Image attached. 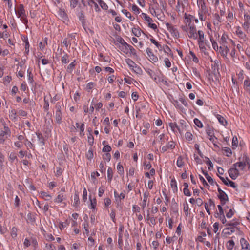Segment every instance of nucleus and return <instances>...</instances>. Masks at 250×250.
Listing matches in <instances>:
<instances>
[{
	"mask_svg": "<svg viewBox=\"0 0 250 250\" xmlns=\"http://www.w3.org/2000/svg\"><path fill=\"white\" fill-rule=\"evenodd\" d=\"M210 41L212 43V47L213 49L215 51H218L219 49V47H218L217 43L212 39V37H210Z\"/></svg>",
	"mask_w": 250,
	"mask_h": 250,
	"instance_id": "41",
	"label": "nucleus"
},
{
	"mask_svg": "<svg viewBox=\"0 0 250 250\" xmlns=\"http://www.w3.org/2000/svg\"><path fill=\"white\" fill-rule=\"evenodd\" d=\"M235 167H238L240 170H244L246 168L249 169L250 167V160L248 158L245 159L244 162H239L233 165Z\"/></svg>",
	"mask_w": 250,
	"mask_h": 250,
	"instance_id": "5",
	"label": "nucleus"
},
{
	"mask_svg": "<svg viewBox=\"0 0 250 250\" xmlns=\"http://www.w3.org/2000/svg\"><path fill=\"white\" fill-rule=\"evenodd\" d=\"M221 22V18L219 14L215 13L213 15V23L214 25H218Z\"/></svg>",
	"mask_w": 250,
	"mask_h": 250,
	"instance_id": "24",
	"label": "nucleus"
},
{
	"mask_svg": "<svg viewBox=\"0 0 250 250\" xmlns=\"http://www.w3.org/2000/svg\"><path fill=\"white\" fill-rule=\"evenodd\" d=\"M178 126V131L181 134L183 131L186 130L187 126H188V125L187 124L185 121L181 120L179 121V125Z\"/></svg>",
	"mask_w": 250,
	"mask_h": 250,
	"instance_id": "13",
	"label": "nucleus"
},
{
	"mask_svg": "<svg viewBox=\"0 0 250 250\" xmlns=\"http://www.w3.org/2000/svg\"><path fill=\"white\" fill-rule=\"evenodd\" d=\"M185 138L188 141L190 142L193 140V136L190 132H187L185 134Z\"/></svg>",
	"mask_w": 250,
	"mask_h": 250,
	"instance_id": "37",
	"label": "nucleus"
},
{
	"mask_svg": "<svg viewBox=\"0 0 250 250\" xmlns=\"http://www.w3.org/2000/svg\"><path fill=\"white\" fill-rule=\"evenodd\" d=\"M58 17L63 22L65 23L68 21V19L65 11L62 9H60L58 12Z\"/></svg>",
	"mask_w": 250,
	"mask_h": 250,
	"instance_id": "9",
	"label": "nucleus"
},
{
	"mask_svg": "<svg viewBox=\"0 0 250 250\" xmlns=\"http://www.w3.org/2000/svg\"><path fill=\"white\" fill-rule=\"evenodd\" d=\"M9 159L11 162H13L15 160H17V157L16 155V154L13 152H11V153H10V154L9 155Z\"/></svg>",
	"mask_w": 250,
	"mask_h": 250,
	"instance_id": "42",
	"label": "nucleus"
},
{
	"mask_svg": "<svg viewBox=\"0 0 250 250\" xmlns=\"http://www.w3.org/2000/svg\"><path fill=\"white\" fill-rule=\"evenodd\" d=\"M198 34V42H203L205 41L204 33L202 30H199Z\"/></svg>",
	"mask_w": 250,
	"mask_h": 250,
	"instance_id": "23",
	"label": "nucleus"
},
{
	"mask_svg": "<svg viewBox=\"0 0 250 250\" xmlns=\"http://www.w3.org/2000/svg\"><path fill=\"white\" fill-rule=\"evenodd\" d=\"M10 130L8 126L4 125V130L0 132V143H2L10 135Z\"/></svg>",
	"mask_w": 250,
	"mask_h": 250,
	"instance_id": "6",
	"label": "nucleus"
},
{
	"mask_svg": "<svg viewBox=\"0 0 250 250\" xmlns=\"http://www.w3.org/2000/svg\"><path fill=\"white\" fill-rule=\"evenodd\" d=\"M190 17V15H187L186 14L185 15V22L186 24L185 26H183L182 27H188L190 26H192L194 25L192 23V20Z\"/></svg>",
	"mask_w": 250,
	"mask_h": 250,
	"instance_id": "17",
	"label": "nucleus"
},
{
	"mask_svg": "<svg viewBox=\"0 0 250 250\" xmlns=\"http://www.w3.org/2000/svg\"><path fill=\"white\" fill-rule=\"evenodd\" d=\"M207 133L209 136V140L211 141L212 142H214V139H216L215 136L213 135V133H212V131L211 130H207Z\"/></svg>",
	"mask_w": 250,
	"mask_h": 250,
	"instance_id": "40",
	"label": "nucleus"
},
{
	"mask_svg": "<svg viewBox=\"0 0 250 250\" xmlns=\"http://www.w3.org/2000/svg\"><path fill=\"white\" fill-rule=\"evenodd\" d=\"M132 70L138 74H141L142 73V69L136 64L134 66V67L132 68Z\"/></svg>",
	"mask_w": 250,
	"mask_h": 250,
	"instance_id": "38",
	"label": "nucleus"
},
{
	"mask_svg": "<svg viewBox=\"0 0 250 250\" xmlns=\"http://www.w3.org/2000/svg\"><path fill=\"white\" fill-rule=\"evenodd\" d=\"M40 196L45 200H49L51 199V196L44 191H41L40 193Z\"/></svg>",
	"mask_w": 250,
	"mask_h": 250,
	"instance_id": "21",
	"label": "nucleus"
},
{
	"mask_svg": "<svg viewBox=\"0 0 250 250\" xmlns=\"http://www.w3.org/2000/svg\"><path fill=\"white\" fill-rule=\"evenodd\" d=\"M194 123L195 125L199 128H202L203 126L202 123L197 118L194 119Z\"/></svg>",
	"mask_w": 250,
	"mask_h": 250,
	"instance_id": "46",
	"label": "nucleus"
},
{
	"mask_svg": "<svg viewBox=\"0 0 250 250\" xmlns=\"http://www.w3.org/2000/svg\"><path fill=\"white\" fill-rule=\"evenodd\" d=\"M207 160L206 163L207 165H209V167H208V168L209 170H210L212 168H213V164L211 162V161L209 160V158H207Z\"/></svg>",
	"mask_w": 250,
	"mask_h": 250,
	"instance_id": "60",
	"label": "nucleus"
},
{
	"mask_svg": "<svg viewBox=\"0 0 250 250\" xmlns=\"http://www.w3.org/2000/svg\"><path fill=\"white\" fill-rule=\"evenodd\" d=\"M224 151L226 152L227 156H230L231 154V149L229 147H224L223 148Z\"/></svg>",
	"mask_w": 250,
	"mask_h": 250,
	"instance_id": "57",
	"label": "nucleus"
},
{
	"mask_svg": "<svg viewBox=\"0 0 250 250\" xmlns=\"http://www.w3.org/2000/svg\"><path fill=\"white\" fill-rule=\"evenodd\" d=\"M141 17L142 18L145 20L146 21H147L148 23H150V22H153L152 19L144 13H142Z\"/></svg>",
	"mask_w": 250,
	"mask_h": 250,
	"instance_id": "28",
	"label": "nucleus"
},
{
	"mask_svg": "<svg viewBox=\"0 0 250 250\" xmlns=\"http://www.w3.org/2000/svg\"><path fill=\"white\" fill-rule=\"evenodd\" d=\"M150 40L152 43L156 45L158 49H161L162 48L161 44H160L155 39L151 38Z\"/></svg>",
	"mask_w": 250,
	"mask_h": 250,
	"instance_id": "54",
	"label": "nucleus"
},
{
	"mask_svg": "<svg viewBox=\"0 0 250 250\" xmlns=\"http://www.w3.org/2000/svg\"><path fill=\"white\" fill-rule=\"evenodd\" d=\"M95 86V84L92 82L89 83L86 85V89L88 91L90 90Z\"/></svg>",
	"mask_w": 250,
	"mask_h": 250,
	"instance_id": "61",
	"label": "nucleus"
},
{
	"mask_svg": "<svg viewBox=\"0 0 250 250\" xmlns=\"http://www.w3.org/2000/svg\"><path fill=\"white\" fill-rule=\"evenodd\" d=\"M146 51L149 60L151 62H156L158 61L157 57L153 54L150 48H147Z\"/></svg>",
	"mask_w": 250,
	"mask_h": 250,
	"instance_id": "12",
	"label": "nucleus"
},
{
	"mask_svg": "<svg viewBox=\"0 0 250 250\" xmlns=\"http://www.w3.org/2000/svg\"><path fill=\"white\" fill-rule=\"evenodd\" d=\"M216 118L218 119L219 122L224 126H226L227 125V122L226 119L221 116L220 115L217 114L216 115Z\"/></svg>",
	"mask_w": 250,
	"mask_h": 250,
	"instance_id": "22",
	"label": "nucleus"
},
{
	"mask_svg": "<svg viewBox=\"0 0 250 250\" xmlns=\"http://www.w3.org/2000/svg\"><path fill=\"white\" fill-rule=\"evenodd\" d=\"M235 33L239 38L246 41L247 39L246 35L242 31L240 27L238 26L236 27Z\"/></svg>",
	"mask_w": 250,
	"mask_h": 250,
	"instance_id": "14",
	"label": "nucleus"
},
{
	"mask_svg": "<svg viewBox=\"0 0 250 250\" xmlns=\"http://www.w3.org/2000/svg\"><path fill=\"white\" fill-rule=\"evenodd\" d=\"M132 10L135 14H138L140 12V9L135 5H133L132 6Z\"/></svg>",
	"mask_w": 250,
	"mask_h": 250,
	"instance_id": "51",
	"label": "nucleus"
},
{
	"mask_svg": "<svg viewBox=\"0 0 250 250\" xmlns=\"http://www.w3.org/2000/svg\"><path fill=\"white\" fill-rule=\"evenodd\" d=\"M206 14L207 13L205 12L198 10V16L201 21H204L206 20V17L205 16Z\"/></svg>",
	"mask_w": 250,
	"mask_h": 250,
	"instance_id": "36",
	"label": "nucleus"
},
{
	"mask_svg": "<svg viewBox=\"0 0 250 250\" xmlns=\"http://www.w3.org/2000/svg\"><path fill=\"white\" fill-rule=\"evenodd\" d=\"M46 250H56L55 246L52 244H46L45 245Z\"/></svg>",
	"mask_w": 250,
	"mask_h": 250,
	"instance_id": "47",
	"label": "nucleus"
},
{
	"mask_svg": "<svg viewBox=\"0 0 250 250\" xmlns=\"http://www.w3.org/2000/svg\"><path fill=\"white\" fill-rule=\"evenodd\" d=\"M159 142L161 144H163L165 143V134L164 133L161 134L159 136Z\"/></svg>",
	"mask_w": 250,
	"mask_h": 250,
	"instance_id": "56",
	"label": "nucleus"
},
{
	"mask_svg": "<svg viewBox=\"0 0 250 250\" xmlns=\"http://www.w3.org/2000/svg\"><path fill=\"white\" fill-rule=\"evenodd\" d=\"M176 165L179 167H182L184 165V162L182 156H179L176 161Z\"/></svg>",
	"mask_w": 250,
	"mask_h": 250,
	"instance_id": "30",
	"label": "nucleus"
},
{
	"mask_svg": "<svg viewBox=\"0 0 250 250\" xmlns=\"http://www.w3.org/2000/svg\"><path fill=\"white\" fill-rule=\"evenodd\" d=\"M198 5L199 8V11H202L206 13H208V8L207 7L206 4L204 1H200L198 2Z\"/></svg>",
	"mask_w": 250,
	"mask_h": 250,
	"instance_id": "19",
	"label": "nucleus"
},
{
	"mask_svg": "<svg viewBox=\"0 0 250 250\" xmlns=\"http://www.w3.org/2000/svg\"><path fill=\"white\" fill-rule=\"evenodd\" d=\"M149 196V193L148 191H146L143 194V200L141 206L143 209H144L147 205V201L148 197Z\"/></svg>",
	"mask_w": 250,
	"mask_h": 250,
	"instance_id": "18",
	"label": "nucleus"
},
{
	"mask_svg": "<svg viewBox=\"0 0 250 250\" xmlns=\"http://www.w3.org/2000/svg\"><path fill=\"white\" fill-rule=\"evenodd\" d=\"M219 43L220 44V46L224 47L227 46L230 48V44H232V45L234 46L233 41L232 40L229 39L228 38V36L225 34H223L221 37Z\"/></svg>",
	"mask_w": 250,
	"mask_h": 250,
	"instance_id": "3",
	"label": "nucleus"
},
{
	"mask_svg": "<svg viewBox=\"0 0 250 250\" xmlns=\"http://www.w3.org/2000/svg\"><path fill=\"white\" fill-rule=\"evenodd\" d=\"M125 62L130 68L134 67L136 64L132 60L128 58L125 59Z\"/></svg>",
	"mask_w": 250,
	"mask_h": 250,
	"instance_id": "45",
	"label": "nucleus"
},
{
	"mask_svg": "<svg viewBox=\"0 0 250 250\" xmlns=\"http://www.w3.org/2000/svg\"><path fill=\"white\" fill-rule=\"evenodd\" d=\"M167 30L171 33L173 37L178 38L179 37V33L177 29L171 24L167 23L166 24Z\"/></svg>",
	"mask_w": 250,
	"mask_h": 250,
	"instance_id": "8",
	"label": "nucleus"
},
{
	"mask_svg": "<svg viewBox=\"0 0 250 250\" xmlns=\"http://www.w3.org/2000/svg\"><path fill=\"white\" fill-rule=\"evenodd\" d=\"M164 62H165L166 66H167V68H169L170 67L171 62L168 58H166L164 59Z\"/></svg>",
	"mask_w": 250,
	"mask_h": 250,
	"instance_id": "64",
	"label": "nucleus"
},
{
	"mask_svg": "<svg viewBox=\"0 0 250 250\" xmlns=\"http://www.w3.org/2000/svg\"><path fill=\"white\" fill-rule=\"evenodd\" d=\"M166 145L167 146L169 149H173L175 148V144L173 141H171L168 142Z\"/></svg>",
	"mask_w": 250,
	"mask_h": 250,
	"instance_id": "48",
	"label": "nucleus"
},
{
	"mask_svg": "<svg viewBox=\"0 0 250 250\" xmlns=\"http://www.w3.org/2000/svg\"><path fill=\"white\" fill-rule=\"evenodd\" d=\"M229 47H224L220 46L219 49V52L220 54L224 58H227L228 53L229 51Z\"/></svg>",
	"mask_w": 250,
	"mask_h": 250,
	"instance_id": "15",
	"label": "nucleus"
},
{
	"mask_svg": "<svg viewBox=\"0 0 250 250\" xmlns=\"http://www.w3.org/2000/svg\"><path fill=\"white\" fill-rule=\"evenodd\" d=\"M107 178L109 181H111L113 177V171L111 167H109L107 171Z\"/></svg>",
	"mask_w": 250,
	"mask_h": 250,
	"instance_id": "44",
	"label": "nucleus"
},
{
	"mask_svg": "<svg viewBox=\"0 0 250 250\" xmlns=\"http://www.w3.org/2000/svg\"><path fill=\"white\" fill-rule=\"evenodd\" d=\"M101 8L104 10H107L108 8L107 5L102 0H96Z\"/></svg>",
	"mask_w": 250,
	"mask_h": 250,
	"instance_id": "33",
	"label": "nucleus"
},
{
	"mask_svg": "<svg viewBox=\"0 0 250 250\" xmlns=\"http://www.w3.org/2000/svg\"><path fill=\"white\" fill-rule=\"evenodd\" d=\"M76 66L75 61L69 64L67 67V72L69 73H72Z\"/></svg>",
	"mask_w": 250,
	"mask_h": 250,
	"instance_id": "29",
	"label": "nucleus"
},
{
	"mask_svg": "<svg viewBox=\"0 0 250 250\" xmlns=\"http://www.w3.org/2000/svg\"><path fill=\"white\" fill-rule=\"evenodd\" d=\"M86 158L89 160H91L93 157V151L91 149H89L86 154Z\"/></svg>",
	"mask_w": 250,
	"mask_h": 250,
	"instance_id": "49",
	"label": "nucleus"
},
{
	"mask_svg": "<svg viewBox=\"0 0 250 250\" xmlns=\"http://www.w3.org/2000/svg\"><path fill=\"white\" fill-rule=\"evenodd\" d=\"M129 45L127 43L119 46L120 49L125 54H127L129 52Z\"/></svg>",
	"mask_w": 250,
	"mask_h": 250,
	"instance_id": "26",
	"label": "nucleus"
},
{
	"mask_svg": "<svg viewBox=\"0 0 250 250\" xmlns=\"http://www.w3.org/2000/svg\"><path fill=\"white\" fill-rule=\"evenodd\" d=\"M250 24V23L244 22L242 25V26H243L244 29L245 31H246L247 32H248V31L249 29Z\"/></svg>",
	"mask_w": 250,
	"mask_h": 250,
	"instance_id": "63",
	"label": "nucleus"
},
{
	"mask_svg": "<svg viewBox=\"0 0 250 250\" xmlns=\"http://www.w3.org/2000/svg\"><path fill=\"white\" fill-rule=\"evenodd\" d=\"M104 160L109 162L110 160L111 155L109 153L104 154L103 156Z\"/></svg>",
	"mask_w": 250,
	"mask_h": 250,
	"instance_id": "55",
	"label": "nucleus"
},
{
	"mask_svg": "<svg viewBox=\"0 0 250 250\" xmlns=\"http://www.w3.org/2000/svg\"><path fill=\"white\" fill-rule=\"evenodd\" d=\"M244 22L250 23V14L249 13H246L244 14Z\"/></svg>",
	"mask_w": 250,
	"mask_h": 250,
	"instance_id": "52",
	"label": "nucleus"
},
{
	"mask_svg": "<svg viewBox=\"0 0 250 250\" xmlns=\"http://www.w3.org/2000/svg\"><path fill=\"white\" fill-rule=\"evenodd\" d=\"M170 185L174 191H177V187L176 182L174 179H172L170 182Z\"/></svg>",
	"mask_w": 250,
	"mask_h": 250,
	"instance_id": "43",
	"label": "nucleus"
},
{
	"mask_svg": "<svg viewBox=\"0 0 250 250\" xmlns=\"http://www.w3.org/2000/svg\"><path fill=\"white\" fill-rule=\"evenodd\" d=\"M188 0H177L176 6V11L179 13L183 14L184 12L185 4H187Z\"/></svg>",
	"mask_w": 250,
	"mask_h": 250,
	"instance_id": "7",
	"label": "nucleus"
},
{
	"mask_svg": "<svg viewBox=\"0 0 250 250\" xmlns=\"http://www.w3.org/2000/svg\"><path fill=\"white\" fill-rule=\"evenodd\" d=\"M105 166V163L102 162L100 164V170L101 172H105V168L104 167Z\"/></svg>",
	"mask_w": 250,
	"mask_h": 250,
	"instance_id": "58",
	"label": "nucleus"
},
{
	"mask_svg": "<svg viewBox=\"0 0 250 250\" xmlns=\"http://www.w3.org/2000/svg\"><path fill=\"white\" fill-rule=\"evenodd\" d=\"M250 81L249 80H245L244 82V88L247 90L250 91Z\"/></svg>",
	"mask_w": 250,
	"mask_h": 250,
	"instance_id": "39",
	"label": "nucleus"
},
{
	"mask_svg": "<svg viewBox=\"0 0 250 250\" xmlns=\"http://www.w3.org/2000/svg\"><path fill=\"white\" fill-rule=\"evenodd\" d=\"M132 32L133 34L136 37H140L141 35L142 30L139 28H132Z\"/></svg>",
	"mask_w": 250,
	"mask_h": 250,
	"instance_id": "27",
	"label": "nucleus"
},
{
	"mask_svg": "<svg viewBox=\"0 0 250 250\" xmlns=\"http://www.w3.org/2000/svg\"><path fill=\"white\" fill-rule=\"evenodd\" d=\"M203 174L206 176V179L208 181V182L212 185H213L215 182L213 181V179L208 174L207 172H205L204 171H203ZM216 185L218 186V185L216 183H215Z\"/></svg>",
	"mask_w": 250,
	"mask_h": 250,
	"instance_id": "25",
	"label": "nucleus"
},
{
	"mask_svg": "<svg viewBox=\"0 0 250 250\" xmlns=\"http://www.w3.org/2000/svg\"><path fill=\"white\" fill-rule=\"evenodd\" d=\"M240 242L242 247L241 250H250L249 244L245 239L242 238Z\"/></svg>",
	"mask_w": 250,
	"mask_h": 250,
	"instance_id": "16",
	"label": "nucleus"
},
{
	"mask_svg": "<svg viewBox=\"0 0 250 250\" xmlns=\"http://www.w3.org/2000/svg\"><path fill=\"white\" fill-rule=\"evenodd\" d=\"M9 118L12 120H15L16 119V111L15 109L11 110L9 112Z\"/></svg>",
	"mask_w": 250,
	"mask_h": 250,
	"instance_id": "35",
	"label": "nucleus"
},
{
	"mask_svg": "<svg viewBox=\"0 0 250 250\" xmlns=\"http://www.w3.org/2000/svg\"><path fill=\"white\" fill-rule=\"evenodd\" d=\"M55 121L58 124H61L62 123V114L61 112V106L59 103H57L55 107Z\"/></svg>",
	"mask_w": 250,
	"mask_h": 250,
	"instance_id": "4",
	"label": "nucleus"
},
{
	"mask_svg": "<svg viewBox=\"0 0 250 250\" xmlns=\"http://www.w3.org/2000/svg\"><path fill=\"white\" fill-rule=\"evenodd\" d=\"M184 31L187 33L188 37L190 39L196 40L198 38V34L196 26L193 25L188 27H182Z\"/></svg>",
	"mask_w": 250,
	"mask_h": 250,
	"instance_id": "1",
	"label": "nucleus"
},
{
	"mask_svg": "<svg viewBox=\"0 0 250 250\" xmlns=\"http://www.w3.org/2000/svg\"><path fill=\"white\" fill-rule=\"evenodd\" d=\"M168 126L173 132H176L177 130L178 131L179 126L177 123L170 122L168 124Z\"/></svg>",
	"mask_w": 250,
	"mask_h": 250,
	"instance_id": "20",
	"label": "nucleus"
},
{
	"mask_svg": "<svg viewBox=\"0 0 250 250\" xmlns=\"http://www.w3.org/2000/svg\"><path fill=\"white\" fill-rule=\"evenodd\" d=\"M228 245H227L228 249L229 250H232L234 246V242L233 240H229L228 242Z\"/></svg>",
	"mask_w": 250,
	"mask_h": 250,
	"instance_id": "50",
	"label": "nucleus"
},
{
	"mask_svg": "<svg viewBox=\"0 0 250 250\" xmlns=\"http://www.w3.org/2000/svg\"><path fill=\"white\" fill-rule=\"evenodd\" d=\"M115 211L114 209L111 210V212L110 214V218H111L112 220L115 223L116 221L115 219Z\"/></svg>",
	"mask_w": 250,
	"mask_h": 250,
	"instance_id": "59",
	"label": "nucleus"
},
{
	"mask_svg": "<svg viewBox=\"0 0 250 250\" xmlns=\"http://www.w3.org/2000/svg\"><path fill=\"white\" fill-rule=\"evenodd\" d=\"M111 148L108 145L105 146L103 148V151L105 152H109L111 151Z\"/></svg>",
	"mask_w": 250,
	"mask_h": 250,
	"instance_id": "62",
	"label": "nucleus"
},
{
	"mask_svg": "<svg viewBox=\"0 0 250 250\" xmlns=\"http://www.w3.org/2000/svg\"><path fill=\"white\" fill-rule=\"evenodd\" d=\"M62 62L63 64H66L69 62V55L65 53L64 55L62 56Z\"/></svg>",
	"mask_w": 250,
	"mask_h": 250,
	"instance_id": "34",
	"label": "nucleus"
},
{
	"mask_svg": "<svg viewBox=\"0 0 250 250\" xmlns=\"http://www.w3.org/2000/svg\"><path fill=\"white\" fill-rule=\"evenodd\" d=\"M122 13L125 14L127 18H128L131 21H133L135 18L131 16V13L127 11V10L123 9L122 10Z\"/></svg>",
	"mask_w": 250,
	"mask_h": 250,
	"instance_id": "32",
	"label": "nucleus"
},
{
	"mask_svg": "<svg viewBox=\"0 0 250 250\" xmlns=\"http://www.w3.org/2000/svg\"><path fill=\"white\" fill-rule=\"evenodd\" d=\"M228 172L229 176L233 180L236 179L239 175V170L235 167L230 168Z\"/></svg>",
	"mask_w": 250,
	"mask_h": 250,
	"instance_id": "11",
	"label": "nucleus"
},
{
	"mask_svg": "<svg viewBox=\"0 0 250 250\" xmlns=\"http://www.w3.org/2000/svg\"><path fill=\"white\" fill-rule=\"evenodd\" d=\"M218 191L219 193L218 198L220 199L221 204L224 205L226 202L228 200L227 195L219 188H218Z\"/></svg>",
	"mask_w": 250,
	"mask_h": 250,
	"instance_id": "10",
	"label": "nucleus"
},
{
	"mask_svg": "<svg viewBox=\"0 0 250 250\" xmlns=\"http://www.w3.org/2000/svg\"><path fill=\"white\" fill-rule=\"evenodd\" d=\"M65 199V197L63 194H59L57 198H56L54 200L55 202L58 203H61L62 201Z\"/></svg>",
	"mask_w": 250,
	"mask_h": 250,
	"instance_id": "31",
	"label": "nucleus"
},
{
	"mask_svg": "<svg viewBox=\"0 0 250 250\" xmlns=\"http://www.w3.org/2000/svg\"><path fill=\"white\" fill-rule=\"evenodd\" d=\"M70 6L72 8H75L78 4V0H70Z\"/></svg>",
	"mask_w": 250,
	"mask_h": 250,
	"instance_id": "53",
	"label": "nucleus"
},
{
	"mask_svg": "<svg viewBox=\"0 0 250 250\" xmlns=\"http://www.w3.org/2000/svg\"><path fill=\"white\" fill-rule=\"evenodd\" d=\"M15 11L18 15V18H20L21 20L22 21V22L26 25L28 23V20L26 18L23 5L22 4H20L18 8L17 11L15 10Z\"/></svg>",
	"mask_w": 250,
	"mask_h": 250,
	"instance_id": "2",
	"label": "nucleus"
}]
</instances>
